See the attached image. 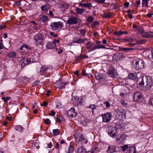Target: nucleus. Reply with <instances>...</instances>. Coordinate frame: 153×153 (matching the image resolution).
<instances>
[{
	"label": "nucleus",
	"mask_w": 153,
	"mask_h": 153,
	"mask_svg": "<svg viewBox=\"0 0 153 153\" xmlns=\"http://www.w3.org/2000/svg\"><path fill=\"white\" fill-rule=\"evenodd\" d=\"M77 153H86L89 152V151H88L83 146L78 147L77 149Z\"/></svg>",
	"instance_id": "nucleus-15"
},
{
	"label": "nucleus",
	"mask_w": 153,
	"mask_h": 153,
	"mask_svg": "<svg viewBox=\"0 0 153 153\" xmlns=\"http://www.w3.org/2000/svg\"><path fill=\"white\" fill-rule=\"evenodd\" d=\"M56 44H54L53 42H48L46 44V47L47 49H52L56 47Z\"/></svg>",
	"instance_id": "nucleus-19"
},
{
	"label": "nucleus",
	"mask_w": 153,
	"mask_h": 153,
	"mask_svg": "<svg viewBox=\"0 0 153 153\" xmlns=\"http://www.w3.org/2000/svg\"><path fill=\"white\" fill-rule=\"evenodd\" d=\"M49 7L46 4H45L41 7V10L42 11H47Z\"/></svg>",
	"instance_id": "nucleus-31"
},
{
	"label": "nucleus",
	"mask_w": 153,
	"mask_h": 153,
	"mask_svg": "<svg viewBox=\"0 0 153 153\" xmlns=\"http://www.w3.org/2000/svg\"><path fill=\"white\" fill-rule=\"evenodd\" d=\"M48 19L47 17L44 15H42L41 18V20L43 23L45 22Z\"/></svg>",
	"instance_id": "nucleus-36"
},
{
	"label": "nucleus",
	"mask_w": 153,
	"mask_h": 153,
	"mask_svg": "<svg viewBox=\"0 0 153 153\" xmlns=\"http://www.w3.org/2000/svg\"><path fill=\"white\" fill-rule=\"evenodd\" d=\"M67 84V82H60L58 84L57 86L58 88L61 89L64 87Z\"/></svg>",
	"instance_id": "nucleus-30"
},
{
	"label": "nucleus",
	"mask_w": 153,
	"mask_h": 153,
	"mask_svg": "<svg viewBox=\"0 0 153 153\" xmlns=\"http://www.w3.org/2000/svg\"><path fill=\"white\" fill-rule=\"evenodd\" d=\"M76 11L78 14H82L84 11L85 10L82 9H80L78 7L76 9Z\"/></svg>",
	"instance_id": "nucleus-27"
},
{
	"label": "nucleus",
	"mask_w": 153,
	"mask_h": 153,
	"mask_svg": "<svg viewBox=\"0 0 153 153\" xmlns=\"http://www.w3.org/2000/svg\"><path fill=\"white\" fill-rule=\"evenodd\" d=\"M128 145H125L123 146H121L122 151L123 152H125L126 150L127 149L128 150Z\"/></svg>",
	"instance_id": "nucleus-37"
},
{
	"label": "nucleus",
	"mask_w": 153,
	"mask_h": 153,
	"mask_svg": "<svg viewBox=\"0 0 153 153\" xmlns=\"http://www.w3.org/2000/svg\"><path fill=\"white\" fill-rule=\"evenodd\" d=\"M99 24V22H94L93 26H96L98 25Z\"/></svg>",
	"instance_id": "nucleus-57"
},
{
	"label": "nucleus",
	"mask_w": 153,
	"mask_h": 153,
	"mask_svg": "<svg viewBox=\"0 0 153 153\" xmlns=\"http://www.w3.org/2000/svg\"><path fill=\"white\" fill-rule=\"evenodd\" d=\"M104 105H105V107L107 108H109L110 106V105L109 102L107 101L104 102H103Z\"/></svg>",
	"instance_id": "nucleus-46"
},
{
	"label": "nucleus",
	"mask_w": 153,
	"mask_h": 153,
	"mask_svg": "<svg viewBox=\"0 0 153 153\" xmlns=\"http://www.w3.org/2000/svg\"><path fill=\"white\" fill-rule=\"evenodd\" d=\"M98 107V106L96 105L95 104H92L90 105L88 108H91L92 110V112L93 113L94 110L97 109V108Z\"/></svg>",
	"instance_id": "nucleus-32"
},
{
	"label": "nucleus",
	"mask_w": 153,
	"mask_h": 153,
	"mask_svg": "<svg viewBox=\"0 0 153 153\" xmlns=\"http://www.w3.org/2000/svg\"><path fill=\"white\" fill-rule=\"evenodd\" d=\"M108 74L111 77L114 78L118 75L115 69L113 68H111L108 70Z\"/></svg>",
	"instance_id": "nucleus-11"
},
{
	"label": "nucleus",
	"mask_w": 153,
	"mask_h": 153,
	"mask_svg": "<svg viewBox=\"0 0 153 153\" xmlns=\"http://www.w3.org/2000/svg\"><path fill=\"white\" fill-rule=\"evenodd\" d=\"M59 40L58 39H54L53 42L54 44H56V43H59Z\"/></svg>",
	"instance_id": "nucleus-58"
},
{
	"label": "nucleus",
	"mask_w": 153,
	"mask_h": 153,
	"mask_svg": "<svg viewBox=\"0 0 153 153\" xmlns=\"http://www.w3.org/2000/svg\"><path fill=\"white\" fill-rule=\"evenodd\" d=\"M74 150V149L73 146H70L69 147L68 153H72Z\"/></svg>",
	"instance_id": "nucleus-38"
},
{
	"label": "nucleus",
	"mask_w": 153,
	"mask_h": 153,
	"mask_svg": "<svg viewBox=\"0 0 153 153\" xmlns=\"http://www.w3.org/2000/svg\"><path fill=\"white\" fill-rule=\"evenodd\" d=\"M23 47H24L26 49H28L29 50H30L31 49V48L30 47H29L26 44L24 45H23Z\"/></svg>",
	"instance_id": "nucleus-50"
},
{
	"label": "nucleus",
	"mask_w": 153,
	"mask_h": 153,
	"mask_svg": "<svg viewBox=\"0 0 153 153\" xmlns=\"http://www.w3.org/2000/svg\"><path fill=\"white\" fill-rule=\"evenodd\" d=\"M62 118L61 117L60 118H57V120L58 121H59V122H61L62 121Z\"/></svg>",
	"instance_id": "nucleus-61"
},
{
	"label": "nucleus",
	"mask_w": 153,
	"mask_h": 153,
	"mask_svg": "<svg viewBox=\"0 0 153 153\" xmlns=\"http://www.w3.org/2000/svg\"><path fill=\"white\" fill-rule=\"evenodd\" d=\"M52 68V67L51 66H42L41 67L40 69V71L41 73H45L48 71V69H51Z\"/></svg>",
	"instance_id": "nucleus-16"
},
{
	"label": "nucleus",
	"mask_w": 153,
	"mask_h": 153,
	"mask_svg": "<svg viewBox=\"0 0 153 153\" xmlns=\"http://www.w3.org/2000/svg\"><path fill=\"white\" fill-rule=\"evenodd\" d=\"M48 104V102L46 101H44L42 104L41 105V106H46Z\"/></svg>",
	"instance_id": "nucleus-55"
},
{
	"label": "nucleus",
	"mask_w": 153,
	"mask_h": 153,
	"mask_svg": "<svg viewBox=\"0 0 153 153\" xmlns=\"http://www.w3.org/2000/svg\"><path fill=\"white\" fill-rule=\"evenodd\" d=\"M14 129L18 131L22 132L23 131V128L21 126L19 125L16 126L14 127Z\"/></svg>",
	"instance_id": "nucleus-25"
},
{
	"label": "nucleus",
	"mask_w": 153,
	"mask_h": 153,
	"mask_svg": "<svg viewBox=\"0 0 153 153\" xmlns=\"http://www.w3.org/2000/svg\"><path fill=\"white\" fill-rule=\"evenodd\" d=\"M77 113L75 111V109L74 108H71L66 112V114L69 117H76Z\"/></svg>",
	"instance_id": "nucleus-8"
},
{
	"label": "nucleus",
	"mask_w": 153,
	"mask_h": 153,
	"mask_svg": "<svg viewBox=\"0 0 153 153\" xmlns=\"http://www.w3.org/2000/svg\"><path fill=\"white\" fill-rule=\"evenodd\" d=\"M16 53L14 52H11L9 53L8 54V56L9 58H14L16 55Z\"/></svg>",
	"instance_id": "nucleus-34"
},
{
	"label": "nucleus",
	"mask_w": 153,
	"mask_h": 153,
	"mask_svg": "<svg viewBox=\"0 0 153 153\" xmlns=\"http://www.w3.org/2000/svg\"><path fill=\"white\" fill-rule=\"evenodd\" d=\"M84 42V40L80 38L78 39L75 38L73 40V42L75 43L81 44L83 43Z\"/></svg>",
	"instance_id": "nucleus-23"
},
{
	"label": "nucleus",
	"mask_w": 153,
	"mask_h": 153,
	"mask_svg": "<svg viewBox=\"0 0 153 153\" xmlns=\"http://www.w3.org/2000/svg\"><path fill=\"white\" fill-rule=\"evenodd\" d=\"M120 102L121 104L123 106H126L127 105V103L125 102L124 100H121Z\"/></svg>",
	"instance_id": "nucleus-42"
},
{
	"label": "nucleus",
	"mask_w": 153,
	"mask_h": 153,
	"mask_svg": "<svg viewBox=\"0 0 153 153\" xmlns=\"http://www.w3.org/2000/svg\"><path fill=\"white\" fill-rule=\"evenodd\" d=\"M19 64L21 65V68H22L27 64V60H25V58H22L21 59L19 62Z\"/></svg>",
	"instance_id": "nucleus-21"
},
{
	"label": "nucleus",
	"mask_w": 153,
	"mask_h": 153,
	"mask_svg": "<svg viewBox=\"0 0 153 153\" xmlns=\"http://www.w3.org/2000/svg\"><path fill=\"white\" fill-rule=\"evenodd\" d=\"M111 14L109 13L104 14L103 17L109 19L111 17Z\"/></svg>",
	"instance_id": "nucleus-43"
},
{
	"label": "nucleus",
	"mask_w": 153,
	"mask_h": 153,
	"mask_svg": "<svg viewBox=\"0 0 153 153\" xmlns=\"http://www.w3.org/2000/svg\"><path fill=\"white\" fill-rule=\"evenodd\" d=\"M116 147L113 145H111L109 146L108 149L106 150V152L108 153H112L116 152Z\"/></svg>",
	"instance_id": "nucleus-17"
},
{
	"label": "nucleus",
	"mask_w": 153,
	"mask_h": 153,
	"mask_svg": "<svg viewBox=\"0 0 153 153\" xmlns=\"http://www.w3.org/2000/svg\"><path fill=\"white\" fill-rule=\"evenodd\" d=\"M143 97V95L141 92H137L134 93V100L136 102H139L141 101Z\"/></svg>",
	"instance_id": "nucleus-7"
},
{
	"label": "nucleus",
	"mask_w": 153,
	"mask_h": 153,
	"mask_svg": "<svg viewBox=\"0 0 153 153\" xmlns=\"http://www.w3.org/2000/svg\"><path fill=\"white\" fill-rule=\"evenodd\" d=\"M67 22L69 25L76 24L78 22V20L76 17H71L67 20Z\"/></svg>",
	"instance_id": "nucleus-14"
},
{
	"label": "nucleus",
	"mask_w": 153,
	"mask_h": 153,
	"mask_svg": "<svg viewBox=\"0 0 153 153\" xmlns=\"http://www.w3.org/2000/svg\"><path fill=\"white\" fill-rule=\"evenodd\" d=\"M115 128L112 126H109L108 127V134L111 137L113 138H115L118 136V133L114 131Z\"/></svg>",
	"instance_id": "nucleus-5"
},
{
	"label": "nucleus",
	"mask_w": 153,
	"mask_h": 153,
	"mask_svg": "<svg viewBox=\"0 0 153 153\" xmlns=\"http://www.w3.org/2000/svg\"><path fill=\"white\" fill-rule=\"evenodd\" d=\"M48 147L50 148H51L52 146V144L51 143H49L48 144Z\"/></svg>",
	"instance_id": "nucleus-62"
},
{
	"label": "nucleus",
	"mask_w": 153,
	"mask_h": 153,
	"mask_svg": "<svg viewBox=\"0 0 153 153\" xmlns=\"http://www.w3.org/2000/svg\"><path fill=\"white\" fill-rule=\"evenodd\" d=\"M125 41H127L129 42H133V39L132 38H127L125 39H124Z\"/></svg>",
	"instance_id": "nucleus-45"
},
{
	"label": "nucleus",
	"mask_w": 153,
	"mask_h": 153,
	"mask_svg": "<svg viewBox=\"0 0 153 153\" xmlns=\"http://www.w3.org/2000/svg\"><path fill=\"white\" fill-rule=\"evenodd\" d=\"M94 20V18L92 16H90L88 17L87 21L89 23L92 22Z\"/></svg>",
	"instance_id": "nucleus-41"
},
{
	"label": "nucleus",
	"mask_w": 153,
	"mask_h": 153,
	"mask_svg": "<svg viewBox=\"0 0 153 153\" xmlns=\"http://www.w3.org/2000/svg\"><path fill=\"white\" fill-rule=\"evenodd\" d=\"M140 85H144L146 90H148L150 89L153 85V80L150 76H143L141 77V81L139 83Z\"/></svg>",
	"instance_id": "nucleus-1"
},
{
	"label": "nucleus",
	"mask_w": 153,
	"mask_h": 153,
	"mask_svg": "<svg viewBox=\"0 0 153 153\" xmlns=\"http://www.w3.org/2000/svg\"><path fill=\"white\" fill-rule=\"evenodd\" d=\"M139 33L141 34L142 36L144 37L149 38L153 36L152 35L149 34L147 33L144 32L142 28H139Z\"/></svg>",
	"instance_id": "nucleus-12"
},
{
	"label": "nucleus",
	"mask_w": 153,
	"mask_h": 153,
	"mask_svg": "<svg viewBox=\"0 0 153 153\" xmlns=\"http://www.w3.org/2000/svg\"><path fill=\"white\" fill-rule=\"evenodd\" d=\"M128 16L131 19H132L133 17L131 13H128Z\"/></svg>",
	"instance_id": "nucleus-60"
},
{
	"label": "nucleus",
	"mask_w": 153,
	"mask_h": 153,
	"mask_svg": "<svg viewBox=\"0 0 153 153\" xmlns=\"http://www.w3.org/2000/svg\"><path fill=\"white\" fill-rule=\"evenodd\" d=\"M84 101V100L82 99L81 98L79 102V104H80V105H83Z\"/></svg>",
	"instance_id": "nucleus-54"
},
{
	"label": "nucleus",
	"mask_w": 153,
	"mask_h": 153,
	"mask_svg": "<svg viewBox=\"0 0 153 153\" xmlns=\"http://www.w3.org/2000/svg\"><path fill=\"white\" fill-rule=\"evenodd\" d=\"M55 114V112L53 111H52L49 114L51 116H53Z\"/></svg>",
	"instance_id": "nucleus-63"
},
{
	"label": "nucleus",
	"mask_w": 153,
	"mask_h": 153,
	"mask_svg": "<svg viewBox=\"0 0 153 153\" xmlns=\"http://www.w3.org/2000/svg\"><path fill=\"white\" fill-rule=\"evenodd\" d=\"M101 48H105V46L101 44L97 45H96L94 47V49H93V50H95L96 49H99Z\"/></svg>",
	"instance_id": "nucleus-26"
},
{
	"label": "nucleus",
	"mask_w": 153,
	"mask_h": 153,
	"mask_svg": "<svg viewBox=\"0 0 153 153\" xmlns=\"http://www.w3.org/2000/svg\"><path fill=\"white\" fill-rule=\"evenodd\" d=\"M25 60H27V64L33 62V59L30 57H28L27 59H25Z\"/></svg>",
	"instance_id": "nucleus-33"
},
{
	"label": "nucleus",
	"mask_w": 153,
	"mask_h": 153,
	"mask_svg": "<svg viewBox=\"0 0 153 153\" xmlns=\"http://www.w3.org/2000/svg\"><path fill=\"white\" fill-rule=\"evenodd\" d=\"M134 50V49L132 48L122 47L120 48H119V50L120 51L125 52L127 53L129 52V51H133Z\"/></svg>",
	"instance_id": "nucleus-22"
},
{
	"label": "nucleus",
	"mask_w": 153,
	"mask_h": 153,
	"mask_svg": "<svg viewBox=\"0 0 153 153\" xmlns=\"http://www.w3.org/2000/svg\"><path fill=\"white\" fill-rule=\"evenodd\" d=\"M85 7H89L92 6V4L91 3H88L85 4Z\"/></svg>",
	"instance_id": "nucleus-48"
},
{
	"label": "nucleus",
	"mask_w": 153,
	"mask_h": 153,
	"mask_svg": "<svg viewBox=\"0 0 153 153\" xmlns=\"http://www.w3.org/2000/svg\"><path fill=\"white\" fill-rule=\"evenodd\" d=\"M14 4L15 5H16L17 6H18L19 7L22 6L21 1H17L16 2L14 3Z\"/></svg>",
	"instance_id": "nucleus-47"
},
{
	"label": "nucleus",
	"mask_w": 153,
	"mask_h": 153,
	"mask_svg": "<svg viewBox=\"0 0 153 153\" xmlns=\"http://www.w3.org/2000/svg\"><path fill=\"white\" fill-rule=\"evenodd\" d=\"M94 1L100 4H104L105 1V0H94Z\"/></svg>",
	"instance_id": "nucleus-40"
},
{
	"label": "nucleus",
	"mask_w": 153,
	"mask_h": 153,
	"mask_svg": "<svg viewBox=\"0 0 153 153\" xmlns=\"http://www.w3.org/2000/svg\"><path fill=\"white\" fill-rule=\"evenodd\" d=\"M85 73H86V70H83V71L82 72V75L84 76H87L88 75V74H86Z\"/></svg>",
	"instance_id": "nucleus-53"
},
{
	"label": "nucleus",
	"mask_w": 153,
	"mask_h": 153,
	"mask_svg": "<svg viewBox=\"0 0 153 153\" xmlns=\"http://www.w3.org/2000/svg\"><path fill=\"white\" fill-rule=\"evenodd\" d=\"M142 4L143 5L146 4H148L149 2V0H142Z\"/></svg>",
	"instance_id": "nucleus-51"
},
{
	"label": "nucleus",
	"mask_w": 153,
	"mask_h": 153,
	"mask_svg": "<svg viewBox=\"0 0 153 153\" xmlns=\"http://www.w3.org/2000/svg\"><path fill=\"white\" fill-rule=\"evenodd\" d=\"M116 117L120 120L125 119L126 117V111L123 109L119 110L117 111Z\"/></svg>",
	"instance_id": "nucleus-3"
},
{
	"label": "nucleus",
	"mask_w": 153,
	"mask_h": 153,
	"mask_svg": "<svg viewBox=\"0 0 153 153\" xmlns=\"http://www.w3.org/2000/svg\"><path fill=\"white\" fill-rule=\"evenodd\" d=\"M59 133V130L58 129H54L52 130L53 135L56 136L58 135Z\"/></svg>",
	"instance_id": "nucleus-28"
},
{
	"label": "nucleus",
	"mask_w": 153,
	"mask_h": 153,
	"mask_svg": "<svg viewBox=\"0 0 153 153\" xmlns=\"http://www.w3.org/2000/svg\"><path fill=\"white\" fill-rule=\"evenodd\" d=\"M149 18H151L152 16L153 15V13H149L147 14Z\"/></svg>",
	"instance_id": "nucleus-64"
},
{
	"label": "nucleus",
	"mask_w": 153,
	"mask_h": 153,
	"mask_svg": "<svg viewBox=\"0 0 153 153\" xmlns=\"http://www.w3.org/2000/svg\"><path fill=\"white\" fill-rule=\"evenodd\" d=\"M76 141L77 143H81L83 144L85 140V138L84 135L81 133L78 134H76L75 136Z\"/></svg>",
	"instance_id": "nucleus-6"
},
{
	"label": "nucleus",
	"mask_w": 153,
	"mask_h": 153,
	"mask_svg": "<svg viewBox=\"0 0 153 153\" xmlns=\"http://www.w3.org/2000/svg\"><path fill=\"white\" fill-rule=\"evenodd\" d=\"M114 34L116 36H120L123 34V33L121 31H118L115 32Z\"/></svg>",
	"instance_id": "nucleus-39"
},
{
	"label": "nucleus",
	"mask_w": 153,
	"mask_h": 153,
	"mask_svg": "<svg viewBox=\"0 0 153 153\" xmlns=\"http://www.w3.org/2000/svg\"><path fill=\"white\" fill-rule=\"evenodd\" d=\"M95 76L97 79L101 81L104 80L106 77V76L104 74L100 73L95 74Z\"/></svg>",
	"instance_id": "nucleus-13"
},
{
	"label": "nucleus",
	"mask_w": 153,
	"mask_h": 153,
	"mask_svg": "<svg viewBox=\"0 0 153 153\" xmlns=\"http://www.w3.org/2000/svg\"><path fill=\"white\" fill-rule=\"evenodd\" d=\"M79 31L82 36L84 37L85 36L86 30L85 29H81L79 30Z\"/></svg>",
	"instance_id": "nucleus-35"
},
{
	"label": "nucleus",
	"mask_w": 153,
	"mask_h": 153,
	"mask_svg": "<svg viewBox=\"0 0 153 153\" xmlns=\"http://www.w3.org/2000/svg\"><path fill=\"white\" fill-rule=\"evenodd\" d=\"M45 123L46 124H49L51 123L50 120L49 119L47 118L45 120Z\"/></svg>",
	"instance_id": "nucleus-49"
},
{
	"label": "nucleus",
	"mask_w": 153,
	"mask_h": 153,
	"mask_svg": "<svg viewBox=\"0 0 153 153\" xmlns=\"http://www.w3.org/2000/svg\"><path fill=\"white\" fill-rule=\"evenodd\" d=\"M145 53L146 55V56L149 59H152V51H147Z\"/></svg>",
	"instance_id": "nucleus-29"
},
{
	"label": "nucleus",
	"mask_w": 153,
	"mask_h": 153,
	"mask_svg": "<svg viewBox=\"0 0 153 153\" xmlns=\"http://www.w3.org/2000/svg\"><path fill=\"white\" fill-rule=\"evenodd\" d=\"M134 68L138 70H140L145 68V62L142 59L134 60L132 63Z\"/></svg>",
	"instance_id": "nucleus-2"
},
{
	"label": "nucleus",
	"mask_w": 153,
	"mask_h": 153,
	"mask_svg": "<svg viewBox=\"0 0 153 153\" xmlns=\"http://www.w3.org/2000/svg\"><path fill=\"white\" fill-rule=\"evenodd\" d=\"M43 36L40 33L37 34L34 36V39L35 43L37 45L40 44L42 42L43 39Z\"/></svg>",
	"instance_id": "nucleus-9"
},
{
	"label": "nucleus",
	"mask_w": 153,
	"mask_h": 153,
	"mask_svg": "<svg viewBox=\"0 0 153 153\" xmlns=\"http://www.w3.org/2000/svg\"><path fill=\"white\" fill-rule=\"evenodd\" d=\"M128 77L129 79L134 80L137 78V74L135 73H131L128 75Z\"/></svg>",
	"instance_id": "nucleus-20"
},
{
	"label": "nucleus",
	"mask_w": 153,
	"mask_h": 153,
	"mask_svg": "<svg viewBox=\"0 0 153 153\" xmlns=\"http://www.w3.org/2000/svg\"><path fill=\"white\" fill-rule=\"evenodd\" d=\"M22 5L23 4L24 5H26V3H28V2L25 1H21Z\"/></svg>",
	"instance_id": "nucleus-59"
},
{
	"label": "nucleus",
	"mask_w": 153,
	"mask_h": 153,
	"mask_svg": "<svg viewBox=\"0 0 153 153\" xmlns=\"http://www.w3.org/2000/svg\"><path fill=\"white\" fill-rule=\"evenodd\" d=\"M120 138L121 140H125L126 137V135L123 134H122L120 136Z\"/></svg>",
	"instance_id": "nucleus-44"
},
{
	"label": "nucleus",
	"mask_w": 153,
	"mask_h": 153,
	"mask_svg": "<svg viewBox=\"0 0 153 153\" xmlns=\"http://www.w3.org/2000/svg\"><path fill=\"white\" fill-rule=\"evenodd\" d=\"M93 44L91 42H88L86 45V48L88 51V52H90L91 51L94 50H93L94 47L92 48V47L93 46Z\"/></svg>",
	"instance_id": "nucleus-18"
},
{
	"label": "nucleus",
	"mask_w": 153,
	"mask_h": 153,
	"mask_svg": "<svg viewBox=\"0 0 153 153\" xmlns=\"http://www.w3.org/2000/svg\"><path fill=\"white\" fill-rule=\"evenodd\" d=\"M129 2H127L125 3L124 4V6L125 7H128L129 6Z\"/></svg>",
	"instance_id": "nucleus-56"
},
{
	"label": "nucleus",
	"mask_w": 153,
	"mask_h": 153,
	"mask_svg": "<svg viewBox=\"0 0 153 153\" xmlns=\"http://www.w3.org/2000/svg\"><path fill=\"white\" fill-rule=\"evenodd\" d=\"M51 36H53V37H56L57 36V34H54V33L52 32H51L50 33Z\"/></svg>",
	"instance_id": "nucleus-52"
},
{
	"label": "nucleus",
	"mask_w": 153,
	"mask_h": 153,
	"mask_svg": "<svg viewBox=\"0 0 153 153\" xmlns=\"http://www.w3.org/2000/svg\"><path fill=\"white\" fill-rule=\"evenodd\" d=\"M128 150L129 151V153H136V151L135 147L134 146H130L128 147Z\"/></svg>",
	"instance_id": "nucleus-24"
},
{
	"label": "nucleus",
	"mask_w": 153,
	"mask_h": 153,
	"mask_svg": "<svg viewBox=\"0 0 153 153\" xmlns=\"http://www.w3.org/2000/svg\"><path fill=\"white\" fill-rule=\"evenodd\" d=\"M50 27L53 29H59L63 27V23L60 22H52L51 23Z\"/></svg>",
	"instance_id": "nucleus-4"
},
{
	"label": "nucleus",
	"mask_w": 153,
	"mask_h": 153,
	"mask_svg": "<svg viewBox=\"0 0 153 153\" xmlns=\"http://www.w3.org/2000/svg\"><path fill=\"white\" fill-rule=\"evenodd\" d=\"M102 122L107 123L111 120L112 115L110 113H107L102 115Z\"/></svg>",
	"instance_id": "nucleus-10"
}]
</instances>
